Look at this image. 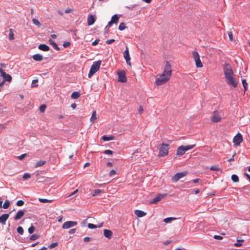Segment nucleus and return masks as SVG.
Listing matches in <instances>:
<instances>
[{
	"label": "nucleus",
	"instance_id": "c03bdc74",
	"mask_svg": "<svg viewBox=\"0 0 250 250\" xmlns=\"http://www.w3.org/2000/svg\"><path fill=\"white\" fill-rule=\"evenodd\" d=\"M103 153L107 155H112L113 154V151L107 149L104 151Z\"/></svg>",
	"mask_w": 250,
	"mask_h": 250
},
{
	"label": "nucleus",
	"instance_id": "7ed1b4c3",
	"mask_svg": "<svg viewBox=\"0 0 250 250\" xmlns=\"http://www.w3.org/2000/svg\"><path fill=\"white\" fill-rule=\"evenodd\" d=\"M102 61H97L96 62H94L92 65L91 66L89 73H88V77L90 78L92 76H93L96 72H97L100 69V65L101 64Z\"/></svg>",
	"mask_w": 250,
	"mask_h": 250
},
{
	"label": "nucleus",
	"instance_id": "a18cd8bd",
	"mask_svg": "<svg viewBox=\"0 0 250 250\" xmlns=\"http://www.w3.org/2000/svg\"><path fill=\"white\" fill-rule=\"evenodd\" d=\"M46 108V105L45 104H42L40 106V110L41 112L42 113L44 111L45 109Z\"/></svg>",
	"mask_w": 250,
	"mask_h": 250
},
{
	"label": "nucleus",
	"instance_id": "3c124183",
	"mask_svg": "<svg viewBox=\"0 0 250 250\" xmlns=\"http://www.w3.org/2000/svg\"><path fill=\"white\" fill-rule=\"evenodd\" d=\"M70 42H66L63 43V46L65 48H66V47H69L70 46Z\"/></svg>",
	"mask_w": 250,
	"mask_h": 250
},
{
	"label": "nucleus",
	"instance_id": "338daca9",
	"mask_svg": "<svg viewBox=\"0 0 250 250\" xmlns=\"http://www.w3.org/2000/svg\"><path fill=\"white\" fill-rule=\"evenodd\" d=\"M71 11H72V9H70V8H68V9H66L65 10V13H70Z\"/></svg>",
	"mask_w": 250,
	"mask_h": 250
},
{
	"label": "nucleus",
	"instance_id": "f3484780",
	"mask_svg": "<svg viewBox=\"0 0 250 250\" xmlns=\"http://www.w3.org/2000/svg\"><path fill=\"white\" fill-rule=\"evenodd\" d=\"M104 234L106 238L110 239L112 236V232L109 229H105L104 230Z\"/></svg>",
	"mask_w": 250,
	"mask_h": 250
},
{
	"label": "nucleus",
	"instance_id": "58836bf2",
	"mask_svg": "<svg viewBox=\"0 0 250 250\" xmlns=\"http://www.w3.org/2000/svg\"><path fill=\"white\" fill-rule=\"evenodd\" d=\"M17 231L21 235H22L23 234V232H24V230H23V228L21 227H20V226L18 227V228H17Z\"/></svg>",
	"mask_w": 250,
	"mask_h": 250
},
{
	"label": "nucleus",
	"instance_id": "79ce46f5",
	"mask_svg": "<svg viewBox=\"0 0 250 250\" xmlns=\"http://www.w3.org/2000/svg\"><path fill=\"white\" fill-rule=\"evenodd\" d=\"M30 177H31V175H30V174L29 173H24V174H23V177H22V178H23V179L24 180H27V179H28L30 178Z\"/></svg>",
	"mask_w": 250,
	"mask_h": 250
},
{
	"label": "nucleus",
	"instance_id": "20e7f679",
	"mask_svg": "<svg viewBox=\"0 0 250 250\" xmlns=\"http://www.w3.org/2000/svg\"><path fill=\"white\" fill-rule=\"evenodd\" d=\"M195 146V145H188V146H179L177 150L176 155L178 156H182L185 152L191 149Z\"/></svg>",
	"mask_w": 250,
	"mask_h": 250
},
{
	"label": "nucleus",
	"instance_id": "ddd939ff",
	"mask_svg": "<svg viewBox=\"0 0 250 250\" xmlns=\"http://www.w3.org/2000/svg\"><path fill=\"white\" fill-rule=\"evenodd\" d=\"M118 81L122 83H125L126 81L125 73L124 71H121L118 73Z\"/></svg>",
	"mask_w": 250,
	"mask_h": 250
},
{
	"label": "nucleus",
	"instance_id": "4c0bfd02",
	"mask_svg": "<svg viewBox=\"0 0 250 250\" xmlns=\"http://www.w3.org/2000/svg\"><path fill=\"white\" fill-rule=\"evenodd\" d=\"M243 242V240H238L237 243H235L234 245L236 247H240L242 245V242Z\"/></svg>",
	"mask_w": 250,
	"mask_h": 250
},
{
	"label": "nucleus",
	"instance_id": "5fc2aeb1",
	"mask_svg": "<svg viewBox=\"0 0 250 250\" xmlns=\"http://www.w3.org/2000/svg\"><path fill=\"white\" fill-rule=\"evenodd\" d=\"M5 125L3 124H0V133L5 128Z\"/></svg>",
	"mask_w": 250,
	"mask_h": 250
},
{
	"label": "nucleus",
	"instance_id": "aec40b11",
	"mask_svg": "<svg viewBox=\"0 0 250 250\" xmlns=\"http://www.w3.org/2000/svg\"><path fill=\"white\" fill-rule=\"evenodd\" d=\"M38 48L39 49L42 50L43 51H47L49 50V47L44 44H41L39 45Z\"/></svg>",
	"mask_w": 250,
	"mask_h": 250
},
{
	"label": "nucleus",
	"instance_id": "6e6d98bb",
	"mask_svg": "<svg viewBox=\"0 0 250 250\" xmlns=\"http://www.w3.org/2000/svg\"><path fill=\"white\" fill-rule=\"evenodd\" d=\"M76 231V229H72L69 230L68 233L70 234H73Z\"/></svg>",
	"mask_w": 250,
	"mask_h": 250
},
{
	"label": "nucleus",
	"instance_id": "f8f14e48",
	"mask_svg": "<svg viewBox=\"0 0 250 250\" xmlns=\"http://www.w3.org/2000/svg\"><path fill=\"white\" fill-rule=\"evenodd\" d=\"M124 57L126 63L131 66V62H130V57L129 53V49L128 47L126 46L125 50L124 52Z\"/></svg>",
	"mask_w": 250,
	"mask_h": 250
},
{
	"label": "nucleus",
	"instance_id": "37998d69",
	"mask_svg": "<svg viewBox=\"0 0 250 250\" xmlns=\"http://www.w3.org/2000/svg\"><path fill=\"white\" fill-rule=\"evenodd\" d=\"M87 226H88V228H89L90 229H96V228H98V227L96 225L91 224V223L88 224Z\"/></svg>",
	"mask_w": 250,
	"mask_h": 250
},
{
	"label": "nucleus",
	"instance_id": "bb28decb",
	"mask_svg": "<svg viewBox=\"0 0 250 250\" xmlns=\"http://www.w3.org/2000/svg\"><path fill=\"white\" fill-rule=\"evenodd\" d=\"M46 162L43 160H40L37 162L35 167H38L43 166L45 164Z\"/></svg>",
	"mask_w": 250,
	"mask_h": 250
},
{
	"label": "nucleus",
	"instance_id": "5701e85b",
	"mask_svg": "<svg viewBox=\"0 0 250 250\" xmlns=\"http://www.w3.org/2000/svg\"><path fill=\"white\" fill-rule=\"evenodd\" d=\"M49 42L51 45H52L53 48L56 50H60V48L58 46V45L56 43H55L52 40L49 39Z\"/></svg>",
	"mask_w": 250,
	"mask_h": 250
},
{
	"label": "nucleus",
	"instance_id": "f03ea898",
	"mask_svg": "<svg viewBox=\"0 0 250 250\" xmlns=\"http://www.w3.org/2000/svg\"><path fill=\"white\" fill-rule=\"evenodd\" d=\"M171 75L172 70L171 65L168 62H167L163 73L159 77L156 79V84L160 85L165 83L170 79Z\"/></svg>",
	"mask_w": 250,
	"mask_h": 250
},
{
	"label": "nucleus",
	"instance_id": "7c9ffc66",
	"mask_svg": "<svg viewBox=\"0 0 250 250\" xmlns=\"http://www.w3.org/2000/svg\"><path fill=\"white\" fill-rule=\"evenodd\" d=\"M242 83L244 89V91H245L248 88V83H247L246 80L245 79H243L242 80Z\"/></svg>",
	"mask_w": 250,
	"mask_h": 250
},
{
	"label": "nucleus",
	"instance_id": "2eb2a0df",
	"mask_svg": "<svg viewBox=\"0 0 250 250\" xmlns=\"http://www.w3.org/2000/svg\"><path fill=\"white\" fill-rule=\"evenodd\" d=\"M24 214V211L22 210H19L14 217L15 220H18L20 219Z\"/></svg>",
	"mask_w": 250,
	"mask_h": 250
},
{
	"label": "nucleus",
	"instance_id": "39448f33",
	"mask_svg": "<svg viewBox=\"0 0 250 250\" xmlns=\"http://www.w3.org/2000/svg\"><path fill=\"white\" fill-rule=\"evenodd\" d=\"M169 149V145L167 144H162L160 146L159 150V156L160 157H164L167 156L168 153Z\"/></svg>",
	"mask_w": 250,
	"mask_h": 250
},
{
	"label": "nucleus",
	"instance_id": "ea45409f",
	"mask_svg": "<svg viewBox=\"0 0 250 250\" xmlns=\"http://www.w3.org/2000/svg\"><path fill=\"white\" fill-rule=\"evenodd\" d=\"M39 235H37L34 234L30 236V240L31 241H34V240H35L37 239H38L39 238Z\"/></svg>",
	"mask_w": 250,
	"mask_h": 250
},
{
	"label": "nucleus",
	"instance_id": "bf43d9fd",
	"mask_svg": "<svg viewBox=\"0 0 250 250\" xmlns=\"http://www.w3.org/2000/svg\"><path fill=\"white\" fill-rule=\"evenodd\" d=\"M99 42V40H96L93 42H92V45L93 46L96 45L97 44H98Z\"/></svg>",
	"mask_w": 250,
	"mask_h": 250
},
{
	"label": "nucleus",
	"instance_id": "f257e3e1",
	"mask_svg": "<svg viewBox=\"0 0 250 250\" xmlns=\"http://www.w3.org/2000/svg\"><path fill=\"white\" fill-rule=\"evenodd\" d=\"M224 73L226 83L235 88L237 85V83L234 77V73L232 67L229 63H225L223 66Z\"/></svg>",
	"mask_w": 250,
	"mask_h": 250
},
{
	"label": "nucleus",
	"instance_id": "de8ad7c7",
	"mask_svg": "<svg viewBox=\"0 0 250 250\" xmlns=\"http://www.w3.org/2000/svg\"><path fill=\"white\" fill-rule=\"evenodd\" d=\"M57 245H58L57 242L53 243L49 245V248L50 249H52V248H54L56 247V246H57Z\"/></svg>",
	"mask_w": 250,
	"mask_h": 250
},
{
	"label": "nucleus",
	"instance_id": "e433bc0d",
	"mask_svg": "<svg viewBox=\"0 0 250 250\" xmlns=\"http://www.w3.org/2000/svg\"><path fill=\"white\" fill-rule=\"evenodd\" d=\"M102 192V190L101 189H95L93 193H92V196H95L98 195L99 194L101 193Z\"/></svg>",
	"mask_w": 250,
	"mask_h": 250
},
{
	"label": "nucleus",
	"instance_id": "1a4fd4ad",
	"mask_svg": "<svg viewBox=\"0 0 250 250\" xmlns=\"http://www.w3.org/2000/svg\"><path fill=\"white\" fill-rule=\"evenodd\" d=\"M221 117L218 111H214L212 116L211 117V120L214 123H217L220 121Z\"/></svg>",
	"mask_w": 250,
	"mask_h": 250
},
{
	"label": "nucleus",
	"instance_id": "052dcab7",
	"mask_svg": "<svg viewBox=\"0 0 250 250\" xmlns=\"http://www.w3.org/2000/svg\"><path fill=\"white\" fill-rule=\"evenodd\" d=\"M112 24H113V22H112L111 21H109L108 22V24H107V25H106V27H105V28H109V27H110L111 26V25H112Z\"/></svg>",
	"mask_w": 250,
	"mask_h": 250
},
{
	"label": "nucleus",
	"instance_id": "b1692460",
	"mask_svg": "<svg viewBox=\"0 0 250 250\" xmlns=\"http://www.w3.org/2000/svg\"><path fill=\"white\" fill-rule=\"evenodd\" d=\"M80 96V94L78 91L73 92L71 94V98L73 99H77L79 98Z\"/></svg>",
	"mask_w": 250,
	"mask_h": 250
},
{
	"label": "nucleus",
	"instance_id": "603ef678",
	"mask_svg": "<svg viewBox=\"0 0 250 250\" xmlns=\"http://www.w3.org/2000/svg\"><path fill=\"white\" fill-rule=\"evenodd\" d=\"M26 155V153L21 154V155L18 156V159L20 160H22L25 157V156Z\"/></svg>",
	"mask_w": 250,
	"mask_h": 250
},
{
	"label": "nucleus",
	"instance_id": "e2e57ef3",
	"mask_svg": "<svg viewBox=\"0 0 250 250\" xmlns=\"http://www.w3.org/2000/svg\"><path fill=\"white\" fill-rule=\"evenodd\" d=\"M192 192H194L195 194H198L200 192V189H194Z\"/></svg>",
	"mask_w": 250,
	"mask_h": 250
},
{
	"label": "nucleus",
	"instance_id": "c756f323",
	"mask_svg": "<svg viewBox=\"0 0 250 250\" xmlns=\"http://www.w3.org/2000/svg\"><path fill=\"white\" fill-rule=\"evenodd\" d=\"M231 178L233 182H238L239 181V177L235 174L232 175Z\"/></svg>",
	"mask_w": 250,
	"mask_h": 250
},
{
	"label": "nucleus",
	"instance_id": "4d7b16f0",
	"mask_svg": "<svg viewBox=\"0 0 250 250\" xmlns=\"http://www.w3.org/2000/svg\"><path fill=\"white\" fill-rule=\"evenodd\" d=\"M143 111H144V110H143V108L142 106L140 105V106H139V109H138L139 113L140 114H142V113L143 112Z\"/></svg>",
	"mask_w": 250,
	"mask_h": 250
},
{
	"label": "nucleus",
	"instance_id": "a211bd4d",
	"mask_svg": "<svg viewBox=\"0 0 250 250\" xmlns=\"http://www.w3.org/2000/svg\"><path fill=\"white\" fill-rule=\"evenodd\" d=\"M95 21V18L92 15H89L87 18V24L91 25L94 24Z\"/></svg>",
	"mask_w": 250,
	"mask_h": 250
},
{
	"label": "nucleus",
	"instance_id": "4be33fe9",
	"mask_svg": "<svg viewBox=\"0 0 250 250\" xmlns=\"http://www.w3.org/2000/svg\"><path fill=\"white\" fill-rule=\"evenodd\" d=\"M115 138V137L113 135H110L109 136H107L106 135H104L102 137V139L104 141H108L110 140H113Z\"/></svg>",
	"mask_w": 250,
	"mask_h": 250
},
{
	"label": "nucleus",
	"instance_id": "423d86ee",
	"mask_svg": "<svg viewBox=\"0 0 250 250\" xmlns=\"http://www.w3.org/2000/svg\"><path fill=\"white\" fill-rule=\"evenodd\" d=\"M194 61L195 62L196 66L198 68H201L203 67V64L201 62L199 53L196 51H194L192 53Z\"/></svg>",
	"mask_w": 250,
	"mask_h": 250
},
{
	"label": "nucleus",
	"instance_id": "2f4dec72",
	"mask_svg": "<svg viewBox=\"0 0 250 250\" xmlns=\"http://www.w3.org/2000/svg\"><path fill=\"white\" fill-rule=\"evenodd\" d=\"M210 169L211 170H213V171H219V170H220V171H222V169L219 168L216 166H211L210 167Z\"/></svg>",
	"mask_w": 250,
	"mask_h": 250
},
{
	"label": "nucleus",
	"instance_id": "13d9d810",
	"mask_svg": "<svg viewBox=\"0 0 250 250\" xmlns=\"http://www.w3.org/2000/svg\"><path fill=\"white\" fill-rule=\"evenodd\" d=\"M213 237L214 239L217 240H221L222 239V237L220 235H215Z\"/></svg>",
	"mask_w": 250,
	"mask_h": 250
},
{
	"label": "nucleus",
	"instance_id": "0eeeda50",
	"mask_svg": "<svg viewBox=\"0 0 250 250\" xmlns=\"http://www.w3.org/2000/svg\"><path fill=\"white\" fill-rule=\"evenodd\" d=\"M188 174L187 171H183L181 172H178L176 173L172 177V181L174 182H178L180 179L183 178L185 176H186Z\"/></svg>",
	"mask_w": 250,
	"mask_h": 250
},
{
	"label": "nucleus",
	"instance_id": "9d476101",
	"mask_svg": "<svg viewBox=\"0 0 250 250\" xmlns=\"http://www.w3.org/2000/svg\"><path fill=\"white\" fill-rule=\"evenodd\" d=\"M243 141L242 135L238 133L233 139V143L235 146H239Z\"/></svg>",
	"mask_w": 250,
	"mask_h": 250
},
{
	"label": "nucleus",
	"instance_id": "cd10ccee",
	"mask_svg": "<svg viewBox=\"0 0 250 250\" xmlns=\"http://www.w3.org/2000/svg\"><path fill=\"white\" fill-rule=\"evenodd\" d=\"M96 111H93L90 118V121L91 122L94 123L96 121Z\"/></svg>",
	"mask_w": 250,
	"mask_h": 250
},
{
	"label": "nucleus",
	"instance_id": "6e6552de",
	"mask_svg": "<svg viewBox=\"0 0 250 250\" xmlns=\"http://www.w3.org/2000/svg\"><path fill=\"white\" fill-rule=\"evenodd\" d=\"M78 223L76 221H66L63 223L62 228L63 229H68L71 227H73L77 225Z\"/></svg>",
	"mask_w": 250,
	"mask_h": 250
},
{
	"label": "nucleus",
	"instance_id": "f704fd0d",
	"mask_svg": "<svg viewBox=\"0 0 250 250\" xmlns=\"http://www.w3.org/2000/svg\"><path fill=\"white\" fill-rule=\"evenodd\" d=\"M10 206V202L8 200H6L5 201V202L4 203L3 206H2V207L4 208V209H6L7 208H8V207H9Z\"/></svg>",
	"mask_w": 250,
	"mask_h": 250
},
{
	"label": "nucleus",
	"instance_id": "c85d7f7f",
	"mask_svg": "<svg viewBox=\"0 0 250 250\" xmlns=\"http://www.w3.org/2000/svg\"><path fill=\"white\" fill-rule=\"evenodd\" d=\"M9 39L10 40H13L14 39L13 30L11 28L9 29Z\"/></svg>",
	"mask_w": 250,
	"mask_h": 250
},
{
	"label": "nucleus",
	"instance_id": "09e8293b",
	"mask_svg": "<svg viewBox=\"0 0 250 250\" xmlns=\"http://www.w3.org/2000/svg\"><path fill=\"white\" fill-rule=\"evenodd\" d=\"M116 174V171L115 170L112 169L111 170L110 172H109V176L110 177H112L115 174Z\"/></svg>",
	"mask_w": 250,
	"mask_h": 250
},
{
	"label": "nucleus",
	"instance_id": "49530a36",
	"mask_svg": "<svg viewBox=\"0 0 250 250\" xmlns=\"http://www.w3.org/2000/svg\"><path fill=\"white\" fill-rule=\"evenodd\" d=\"M16 205L18 206H22L24 205V202L22 200H19L17 202Z\"/></svg>",
	"mask_w": 250,
	"mask_h": 250
},
{
	"label": "nucleus",
	"instance_id": "a878e982",
	"mask_svg": "<svg viewBox=\"0 0 250 250\" xmlns=\"http://www.w3.org/2000/svg\"><path fill=\"white\" fill-rule=\"evenodd\" d=\"M176 219V218L175 217H167V218H166L164 219V222L166 223H169L171 221L175 220Z\"/></svg>",
	"mask_w": 250,
	"mask_h": 250
},
{
	"label": "nucleus",
	"instance_id": "680f3d73",
	"mask_svg": "<svg viewBox=\"0 0 250 250\" xmlns=\"http://www.w3.org/2000/svg\"><path fill=\"white\" fill-rule=\"evenodd\" d=\"M91 239V238L89 237H85L83 239V241L84 242H88L89 241H90V240Z\"/></svg>",
	"mask_w": 250,
	"mask_h": 250
},
{
	"label": "nucleus",
	"instance_id": "0e129e2a",
	"mask_svg": "<svg viewBox=\"0 0 250 250\" xmlns=\"http://www.w3.org/2000/svg\"><path fill=\"white\" fill-rule=\"evenodd\" d=\"M244 175L245 176L248 178L249 179V180H250V175H249V174H248L247 173L245 172L244 173Z\"/></svg>",
	"mask_w": 250,
	"mask_h": 250
},
{
	"label": "nucleus",
	"instance_id": "9b49d317",
	"mask_svg": "<svg viewBox=\"0 0 250 250\" xmlns=\"http://www.w3.org/2000/svg\"><path fill=\"white\" fill-rule=\"evenodd\" d=\"M0 75L3 78L4 80L3 81H4V82H10L12 80L11 76L10 75L5 73L2 68L1 67H0Z\"/></svg>",
	"mask_w": 250,
	"mask_h": 250
},
{
	"label": "nucleus",
	"instance_id": "a19ab883",
	"mask_svg": "<svg viewBox=\"0 0 250 250\" xmlns=\"http://www.w3.org/2000/svg\"><path fill=\"white\" fill-rule=\"evenodd\" d=\"M35 227L32 225L28 229V232L30 233V234H32L34 232V231H35Z\"/></svg>",
	"mask_w": 250,
	"mask_h": 250
},
{
	"label": "nucleus",
	"instance_id": "6ab92c4d",
	"mask_svg": "<svg viewBox=\"0 0 250 250\" xmlns=\"http://www.w3.org/2000/svg\"><path fill=\"white\" fill-rule=\"evenodd\" d=\"M134 213L139 217H142L146 215V213L140 210L136 209L134 211Z\"/></svg>",
	"mask_w": 250,
	"mask_h": 250
},
{
	"label": "nucleus",
	"instance_id": "774afa93",
	"mask_svg": "<svg viewBox=\"0 0 250 250\" xmlns=\"http://www.w3.org/2000/svg\"><path fill=\"white\" fill-rule=\"evenodd\" d=\"M199 179H193L192 180V182L194 183H197L199 182Z\"/></svg>",
	"mask_w": 250,
	"mask_h": 250
},
{
	"label": "nucleus",
	"instance_id": "473e14b6",
	"mask_svg": "<svg viewBox=\"0 0 250 250\" xmlns=\"http://www.w3.org/2000/svg\"><path fill=\"white\" fill-rule=\"evenodd\" d=\"M125 28H126V26L125 25V23H124V22H121L120 24V25L119 26V27H118L119 30H120V31L124 30Z\"/></svg>",
	"mask_w": 250,
	"mask_h": 250
},
{
	"label": "nucleus",
	"instance_id": "412c9836",
	"mask_svg": "<svg viewBox=\"0 0 250 250\" xmlns=\"http://www.w3.org/2000/svg\"><path fill=\"white\" fill-rule=\"evenodd\" d=\"M33 59L36 61H41L43 59V57L41 54H36L33 56Z\"/></svg>",
	"mask_w": 250,
	"mask_h": 250
},
{
	"label": "nucleus",
	"instance_id": "72a5a7b5",
	"mask_svg": "<svg viewBox=\"0 0 250 250\" xmlns=\"http://www.w3.org/2000/svg\"><path fill=\"white\" fill-rule=\"evenodd\" d=\"M39 201L42 203H50L52 201V200H48L46 199H43V198H39Z\"/></svg>",
	"mask_w": 250,
	"mask_h": 250
},
{
	"label": "nucleus",
	"instance_id": "8fccbe9b",
	"mask_svg": "<svg viewBox=\"0 0 250 250\" xmlns=\"http://www.w3.org/2000/svg\"><path fill=\"white\" fill-rule=\"evenodd\" d=\"M228 35H229V37L230 41H233V34H232V32H229Z\"/></svg>",
	"mask_w": 250,
	"mask_h": 250
},
{
	"label": "nucleus",
	"instance_id": "dca6fc26",
	"mask_svg": "<svg viewBox=\"0 0 250 250\" xmlns=\"http://www.w3.org/2000/svg\"><path fill=\"white\" fill-rule=\"evenodd\" d=\"M9 214H3L0 216V223L2 225H5L6 221L9 217Z\"/></svg>",
	"mask_w": 250,
	"mask_h": 250
},
{
	"label": "nucleus",
	"instance_id": "4468645a",
	"mask_svg": "<svg viewBox=\"0 0 250 250\" xmlns=\"http://www.w3.org/2000/svg\"><path fill=\"white\" fill-rule=\"evenodd\" d=\"M166 196V194H158L157 196H156L155 198L153 199V200L151 201V203L152 204H156L158 202H159L161 199H163L165 196Z\"/></svg>",
	"mask_w": 250,
	"mask_h": 250
},
{
	"label": "nucleus",
	"instance_id": "864d4df0",
	"mask_svg": "<svg viewBox=\"0 0 250 250\" xmlns=\"http://www.w3.org/2000/svg\"><path fill=\"white\" fill-rule=\"evenodd\" d=\"M114 42H115V40H114V39H110V40H107L105 42L107 44H111V43H113Z\"/></svg>",
	"mask_w": 250,
	"mask_h": 250
},
{
	"label": "nucleus",
	"instance_id": "69168bd1",
	"mask_svg": "<svg viewBox=\"0 0 250 250\" xmlns=\"http://www.w3.org/2000/svg\"><path fill=\"white\" fill-rule=\"evenodd\" d=\"M63 217L62 216H60L58 217V221L59 222H62V220Z\"/></svg>",
	"mask_w": 250,
	"mask_h": 250
},
{
	"label": "nucleus",
	"instance_id": "c9c22d12",
	"mask_svg": "<svg viewBox=\"0 0 250 250\" xmlns=\"http://www.w3.org/2000/svg\"><path fill=\"white\" fill-rule=\"evenodd\" d=\"M32 21L34 24H35L36 25L38 26V27H40L41 26V23L37 19H33L32 20Z\"/></svg>",
	"mask_w": 250,
	"mask_h": 250
},
{
	"label": "nucleus",
	"instance_id": "393cba45",
	"mask_svg": "<svg viewBox=\"0 0 250 250\" xmlns=\"http://www.w3.org/2000/svg\"><path fill=\"white\" fill-rule=\"evenodd\" d=\"M119 17L117 15H114L112 17L110 21H111L113 23H117L119 21Z\"/></svg>",
	"mask_w": 250,
	"mask_h": 250
}]
</instances>
